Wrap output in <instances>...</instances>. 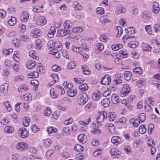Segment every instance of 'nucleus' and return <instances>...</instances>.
<instances>
[{"mask_svg": "<svg viewBox=\"0 0 160 160\" xmlns=\"http://www.w3.org/2000/svg\"><path fill=\"white\" fill-rule=\"evenodd\" d=\"M16 23L15 18L13 17H12L8 21V24L10 26H14Z\"/></svg>", "mask_w": 160, "mask_h": 160, "instance_id": "obj_26", "label": "nucleus"}, {"mask_svg": "<svg viewBox=\"0 0 160 160\" xmlns=\"http://www.w3.org/2000/svg\"><path fill=\"white\" fill-rule=\"evenodd\" d=\"M111 78L110 76L108 75H107L102 78L100 83L102 84L108 85L111 82Z\"/></svg>", "mask_w": 160, "mask_h": 160, "instance_id": "obj_3", "label": "nucleus"}, {"mask_svg": "<svg viewBox=\"0 0 160 160\" xmlns=\"http://www.w3.org/2000/svg\"><path fill=\"white\" fill-rule=\"evenodd\" d=\"M138 43L136 41L131 42L128 43V46L131 48H135L138 46Z\"/></svg>", "mask_w": 160, "mask_h": 160, "instance_id": "obj_35", "label": "nucleus"}, {"mask_svg": "<svg viewBox=\"0 0 160 160\" xmlns=\"http://www.w3.org/2000/svg\"><path fill=\"white\" fill-rule=\"evenodd\" d=\"M96 12L98 14H102L104 12V10L102 8L98 7L96 9Z\"/></svg>", "mask_w": 160, "mask_h": 160, "instance_id": "obj_53", "label": "nucleus"}, {"mask_svg": "<svg viewBox=\"0 0 160 160\" xmlns=\"http://www.w3.org/2000/svg\"><path fill=\"white\" fill-rule=\"evenodd\" d=\"M154 128V126L151 123L149 124L148 128V132L149 134H151L152 133Z\"/></svg>", "mask_w": 160, "mask_h": 160, "instance_id": "obj_51", "label": "nucleus"}, {"mask_svg": "<svg viewBox=\"0 0 160 160\" xmlns=\"http://www.w3.org/2000/svg\"><path fill=\"white\" fill-rule=\"evenodd\" d=\"M75 66V64L72 62L68 63L67 68L68 69H73Z\"/></svg>", "mask_w": 160, "mask_h": 160, "instance_id": "obj_54", "label": "nucleus"}, {"mask_svg": "<svg viewBox=\"0 0 160 160\" xmlns=\"http://www.w3.org/2000/svg\"><path fill=\"white\" fill-rule=\"evenodd\" d=\"M138 118L141 122H143L146 119L145 115L144 113H140L139 115Z\"/></svg>", "mask_w": 160, "mask_h": 160, "instance_id": "obj_46", "label": "nucleus"}, {"mask_svg": "<svg viewBox=\"0 0 160 160\" xmlns=\"http://www.w3.org/2000/svg\"><path fill=\"white\" fill-rule=\"evenodd\" d=\"M87 66L85 65H83L82 67V72L83 74L85 75H89L90 73V71L87 70Z\"/></svg>", "mask_w": 160, "mask_h": 160, "instance_id": "obj_29", "label": "nucleus"}, {"mask_svg": "<svg viewBox=\"0 0 160 160\" xmlns=\"http://www.w3.org/2000/svg\"><path fill=\"white\" fill-rule=\"evenodd\" d=\"M39 75L37 71H34L28 75L29 78H37Z\"/></svg>", "mask_w": 160, "mask_h": 160, "instance_id": "obj_24", "label": "nucleus"}, {"mask_svg": "<svg viewBox=\"0 0 160 160\" xmlns=\"http://www.w3.org/2000/svg\"><path fill=\"white\" fill-rule=\"evenodd\" d=\"M20 40L23 42H27L29 40V38L26 35H22L20 38Z\"/></svg>", "mask_w": 160, "mask_h": 160, "instance_id": "obj_44", "label": "nucleus"}, {"mask_svg": "<svg viewBox=\"0 0 160 160\" xmlns=\"http://www.w3.org/2000/svg\"><path fill=\"white\" fill-rule=\"evenodd\" d=\"M111 142L115 145H117L120 143L121 139L118 136L113 137L111 139Z\"/></svg>", "mask_w": 160, "mask_h": 160, "instance_id": "obj_12", "label": "nucleus"}, {"mask_svg": "<svg viewBox=\"0 0 160 160\" xmlns=\"http://www.w3.org/2000/svg\"><path fill=\"white\" fill-rule=\"evenodd\" d=\"M52 113L51 109L49 107H48L46 108V110L44 111V115L46 116L50 115Z\"/></svg>", "mask_w": 160, "mask_h": 160, "instance_id": "obj_52", "label": "nucleus"}, {"mask_svg": "<svg viewBox=\"0 0 160 160\" xmlns=\"http://www.w3.org/2000/svg\"><path fill=\"white\" fill-rule=\"evenodd\" d=\"M3 104L5 107L7 108V110L9 112L11 111L12 109L11 107L10 102H4Z\"/></svg>", "mask_w": 160, "mask_h": 160, "instance_id": "obj_41", "label": "nucleus"}, {"mask_svg": "<svg viewBox=\"0 0 160 160\" xmlns=\"http://www.w3.org/2000/svg\"><path fill=\"white\" fill-rule=\"evenodd\" d=\"M26 66L29 69H32L35 66L36 64L34 60H28L26 62Z\"/></svg>", "mask_w": 160, "mask_h": 160, "instance_id": "obj_10", "label": "nucleus"}, {"mask_svg": "<svg viewBox=\"0 0 160 160\" xmlns=\"http://www.w3.org/2000/svg\"><path fill=\"white\" fill-rule=\"evenodd\" d=\"M88 99V96L85 92L80 93L78 95L77 100L80 105H82L85 104Z\"/></svg>", "mask_w": 160, "mask_h": 160, "instance_id": "obj_1", "label": "nucleus"}, {"mask_svg": "<svg viewBox=\"0 0 160 160\" xmlns=\"http://www.w3.org/2000/svg\"><path fill=\"white\" fill-rule=\"evenodd\" d=\"M146 131V128L144 125H141L139 128V133L143 134Z\"/></svg>", "mask_w": 160, "mask_h": 160, "instance_id": "obj_38", "label": "nucleus"}, {"mask_svg": "<svg viewBox=\"0 0 160 160\" xmlns=\"http://www.w3.org/2000/svg\"><path fill=\"white\" fill-rule=\"evenodd\" d=\"M133 71L134 72L139 74H141L142 73V69L139 67L134 68Z\"/></svg>", "mask_w": 160, "mask_h": 160, "instance_id": "obj_40", "label": "nucleus"}, {"mask_svg": "<svg viewBox=\"0 0 160 160\" xmlns=\"http://www.w3.org/2000/svg\"><path fill=\"white\" fill-rule=\"evenodd\" d=\"M72 49L73 52H75L76 53H80L82 48L81 47H77L75 46H73L72 47Z\"/></svg>", "mask_w": 160, "mask_h": 160, "instance_id": "obj_47", "label": "nucleus"}, {"mask_svg": "<svg viewBox=\"0 0 160 160\" xmlns=\"http://www.w3.org/2000/svg\"><path fill=\"white\" fill-rule=\"evenodd\" d=\"M52 69L53 71L58 72L61 70V68L57 65H54L52 66Z\"/></svg>", "mask_w": 160, "mask_h": 160, "instance_id": "obj_48", "label": "nucleus"}, {"mask_svg": "<svg viewBox=\"0 0 160 160\" xmlns=\"http://www.w3.org/2000/svg\"><path fill=\"white\" fill-rule=\"evenodd\" d=\"M104 48V45L101 43H97L96 46V49L98 50V52H100Z\"/></svg>", "mask_w": 160, "mask_h": 160, "instance_id": "obj_28", "label": "nucleus"}, {"mask_svg": "<svg viewBox=\"0 0 160 160\" xmlns=\"http://www.w3.org/2000/svg\"><path fill=\"white\" fill-rule=\"evenodd\" d=\"M126 9L124 8L119 6L118 7L117 10L115 11V13L117 14H119L120 13H124L126 11Z\"/></svg>", "mask_w": 160, "mask_h": 160, "instance_id": "obj_22", "label": "nucleus"}, {"mask_svg": "<svg viewBox=\"0 0 160 160\" xmlns=\"http://www.w3.org/2000/svg\"><path fill=\"white\" fill-rule=\"evenodd\" d=\"M102 105L104 107H108L110 103V101L108 98L103 99L101 102Z\"/></svg>", "mask_w": 160, "mask_h": 160, "instance_id": "obj_19", "label": "nucleus"}, {"mask_svg": "<svg viewBox=\"0 0 160 160\" xmlns=\"http://www.w3.org/2000/svg\"><path fill=\"white\" fill-rule=\"evenodd\" d=\"M74 5V8L76 10H80L82 9V7L81 5L78 3L77 2H75L73 3Z\"/></svg>", "mask_w": 160, "mask_h": 160, "instance_id": "obj_43", "label": "nucleus"}, {"mask_svg": "<svg viewBox=\"0 0 160 160\" xmlns=\"http://www.w3.org/2000/svg\"><path fill=\"white\" fill-rule=\"evenodd\" d=\"M54 152L52 149H50L46 153V156L48 158H49L50 155Z\"/></svg>", "mask_w": 160, "mask_h": 160, "instance_id": "obj_58", "label": "nucleus"}, {"mask_svg": "<svg viewBox=\"0 0 160 160\" xmlns=\"http://www.w3.org/2000/svg\"><path fill=\"white\" fill-rule=\"evenodd\" d=\"M83 31V29L80 27H74L72 29V32L74 33H79Z\"/></svg>", "mask_w": 160, "mask_h": 160, "instance_id": "obj_32", "label": "nucleus"}, {"mask_svg": "<svg viewBox=\"0 0 160 160\" xmlns=\"http://www.w3.org/2000/svg\"><path fill=\"white\" fill-rule=\"evenodd\" d=\"M110 153L113 157L118 158L119 156L120 152L117 148H114L110 150Z\"/></svg>", "mask_w": 160, "mask_h": 160, "instance_id": "obj_5", "label": "nucleus"}, {"mask_svg": "<svg viewBox=\"0 0 160 160\" xmlns=\"http://www.w3.org/2000/svg\"><path fill=\"white\" fill-rule=\"evenodd\" d=\"M72 22L68 20L65 21L63 24L64 28L66 30V31L68 32L72 27Z\"/></svg>", "mask_w": 160, "mask_h": 160, "instance_id": "obj_7", "label": "nucleus"}, {"mask_svg": "<svg viewBox=\"0 0 160 160\" xmlns=\"http://www.w3.org/2000/svg\"><path fill=\"white\" fill-rule=\"evenodd\" d=\"M132 73L129 71H126L124 72V77L126 80H130L131 78Z\"/></svg>", "mask_w": 160, "mask_h": 160, "instance_id": "obj_18", "label": "nucleus"}, {"mask_svg": "<svg viewBox=\"0 0 160 160\" xmlns=\"http://www.w3.org/2000/svg\"><path fill=\"white\" fill-rule=\"evenodd\" d=\"M1 91L3 93H6L8 92V85L7 83H4L1 86Z\"/></svg>", "mask_w": 160, "mask_h": 160, "instance_id": "obj_27", "label": "nucleus"}, {"mask_svg": "<svg viewBox=\"0 0 160 160\" xmlns=\"http://www.w3.org/2000/svg\"><path fill=\"white\" fill-rule=\"evenodd\" d=\"M47 46L48 49L51 51H52L54 49V44H53L52 41H49L47 44Z\"/></svg>", "mask_w": 160, "mask_h": 160, "instance_id": "obj_45", "label": "nucleus"}, {"mask_svg": "<svg viewBox=\"0 0 160 160\" xmlns=\"http://www.w3.org/2000/svg\"><path fill=\"white\" fill-rule=\"evenodd\" d=\"M75 151L79 152H82L84 149V148L80 145L77 144L74 147Z\"/></svg>", "mask_w": 160, "mask_h": 160, "instance_id": "obj_31", "label": "nucleus"}, {"mask_svg": "<svg viewBox=\"0 0 160 160\" xmlns=\"http://www.w3.org/2000/svg\"><path fill=\"white\" fill-rule=\"evenodd\" d=\"M92 97L94 101H98L100 98L101 93L99 92L97 93H93L92 94Z\"/></svg>", "mask_w": 160, "mask_h": 160, "instance_id": "obj_14", "label": "nucleus"}, {"mask_svg": "<svg viewBox=\"0 0 160 160\" xmlns=\"http://www.w3.org/2000/svg\"><path fill=\"white\" fill-rule=\"evenodd\" d=\"M100 39L102 41L104 42L108 40L109 39L104 34H102L100 36Z\"/></svg>", "mask_w": 160, "mask_h": 160, "instance_id": "obj_59", "label": "nucleus"}, {"mask_svg": "<svg viewBox=\"0 0 160 160\" xmlns=\"http://www.w3.org/2000/svg\"><path fill=\"white\" fill-rule=\"evenodd\" d=\"M78 88L82 91H85L88 90V87L87 84L84 83L79 85L78 86Z\"/></svg>", "mask_w": 160, "mask_h": 160, "instance_id": "obj_20", "label": "nucleus"}, {"mask_svg": "<svg viewBox=\"0 0 160 160\" xmlns=\"http://www.w3.org/2000/svg\"><path fill=\"white\" fill-rule=\"evenodd\" d=\"M109 119L110 121H113L116 118V115L114 112H111L109 114Z\"/></svg>", "mask_w": 160, "mask_h": 160, "instance_id": "obj_42", "label": "nucleus"}, {"mask_svg": "<svg viewBox=\"0 0 160 160\" xmlns=\"http://www.w3.org/2000/svg\"><path fill=\"white\" fill-rule=\"evenodd\" d=\"M5 64L7 68H9L11 67L12 65L10 63V62L8 60H6L5 62Z\"/></svg>", "mask_w": 160, "mask_h": 160, "instance_id": "obj_64", "label": "nucleus"}, {"mask_svg": "<svg viewBox=\"0 0 160 160\" xmlns=\"http://www.w3.org/2000/svg\"><path fill=\"white\" fill-rule=\"evenodd\" d=\"M154 101L152 98H148L145 101V103L146 104L152 105L154 104Z\"/></svg>", "mask_w": 160, "mask_h": 160, "instance_id": "obj_39", "label": "nucleus"}, {"mask_svg": "<svg viewBox=\"0 0 160 160\" xmlns=\"http://www.w3.org/2000/svg\"><path fill=\"white\" fill-rule=\"evenodd\" d=\"M154 31L155 32L158 33L159 31H160V26L159 24H155L153 27Z\"/></svg>", "mask_w": 160, "mask_h": 160, "instance_id": "obj_55", "label": "nucleus"}, {"mask_svg": "<svg viewBox=\"0 0 160 160\" xmlns=\"http://www.w3.org/2000/svg\"><path fill=\"white\" fill-rule=\"evenodd\" d=\"M116 30L118 32V34L117 35V38H119L121 36L123 30L122 28L120 26H117L116 27Z\"/></svg>", "mask_w": 160, "mask_h": 160, "instance_id": "obj_34", "label": "nucleus"}, {"mask_svg": "<svg viewBox=\"0 0 160 160\" xmlns=\"http://www.w3.org/2000/svg\"><path fill=\"white\" fill-rule=\"evenodd\" d=\"M8 122L9 121L8 119L3 118L1 120L0 123L2 125H6L8 123Z\"/></svg>", "mask_w": 160, "mask_h": 160, "instance_id": "obj_60", "label": "nucleus"}, {"mask_svg": "<svg viewBox=\"0 0 160 160\" xmlns=\"http://www.w3.org/2000/svg\"><path fill=\"white\" fill-rule=\"evenodd\" d=\"M67 92L69 97H72L75 96L77 94V90L76 89L68 90Z\"/></svg>", "mask_w": 160, "mask_h": 160, "instance_id": "obj_15", "label": "nucleus"}, {"mask_svg": "<svg viewBox=\"0 0 160 160\" xmlns=\"http://www.w3.org/2000/svg\"><path fill=\"white\" fill-rule=\"evenodd\" d=\"M130 90V88L129 86L127 84L124 85L122 88L121 92V95L122 96L127 95Z\"/></svg>", "mask_w": 160, "mask_h": 160, "instance_id": "obj_4", "label": "nucleus"}, {"mask_svg": "<svg viewBox=\"0 0 160 160\" xmlns=\"http://www.w3.org/2000/svg\"><path fill=\"white\" fill-rule=\"evenodd\" d=\"M78 140L80 142L84 143L86 142V139L84 137V135L83 134H81L79 135L78 137Z\"/></svg>", "mask_w": 160, "mask_h": 160, "instance_id": "obj_23", "label": "nucleus"}, {"mask_svg": "<svg viewBox=\"0 0 160 160\" xmlns=\"http://www.w3.org/2000/svg\"><path fill=\"white\" fill-rule=\"evenodd\" d=\"M52 78L55 81H58L59 79V78L56 74H52L51 75Z\"/></svg>", "mask_w": 160, "mask_h": 160, "instance_id": "obj_61", "label": "nucleus"}, {"mask_svg": "<svg viewBox=\"0 0 160 160\" xmlns=\"http://www.w3.org/2000/svg\"><path fill=\"white\" fill-rule=\"evenodd\" d=\"M55 32L56 29L54 27H51L50 28V30L48 34V37L50 38L52 37Z\"/></svg>", "mask_w": 160, "mask_h": 160, "instance_id": "obj_21", "label": "nucleus"}, {"mask_svg": "<svg viewBox=\"0 0 160 160\" xmlns=\"http://www.w3.org/2000/svg\"><path fill=\"white\" fill-rule=\"evenodd\" d=\"M3 130L6 132L11 133L13 132L14 128L12 126H7L4 128Z\"/></svg>", "mask_w": 160, "mask_h": 160, "instance_id": "obj_17", "label": "nucleus"}, {"mask_svg": "<svg viewBox=\"0 0 160 160\" xmlns=\"http://www.w3.org/2000/svg\"><path fill=\"white\" fill-rule=\"evenodd\" d=\"M29 18L28 13L26 11H23L22 12L20 17L21 20L22 22H25L28 21Z\"/></svg>", "mask_w": 160, "mask_h": 160, "instance_id": "obj_8", "label": "nucleus"}, {"mask_svg": "<svg viewBox=\"0 0 160 160\" xmlns=\"http://www.w3.org/2000/svg\"><path fill=\"white\" fill-rule=\"evenodd\" d=\"M22 103L21 102H18L16 104L15 106V110L18 112H19L20 111V107L19 105H20Z\"/></svg>", "mask_w": 160, "mask_h": 160, "instance_id": "obj_63", "label": "nucleus"}, {"mask_svg": "<svg viewBox=\"0 0 160 160\" xmlns=\"http://www.w3.org/2000/svg\"><path fill=\"white\" fill-rule=\"evenodd\" d=\"M54 49L57 51H59L61 50L62 47L61 43L59 41H56L54 43Z\"/></svg>", "mask_w": 160, "mask_h": 160, "instance_id": "obj_13", "label": "nucleus"}, {"mask_svg": "<svg viewBox=\"0 0 160 160\" xmlns=\"http://www.w3.org/2000/svg\"><path fill=\"white\" fill-rule=\"evenodd\" d=\"M47 23V20L45 19V18L42 17L41 18V20L37 21V24L39 25L43 26Z\"/></svg>", "mask_w": 160, "mask_h": 160, "instance_id": "obj_25", "label": "nucleus"}, {"mask_svg": "<svg viewBox=\"0 0 160 160\" xmlns=\"http://www.w3.org/2000/svg\"><path fill=\"white\" fill-rule=\"evenodd\" d=\"M44 143L45 146L48 147L51 144V141L49 138H47L44 140Z\"/></svg>", "mask_w": 160, "mask_h": 160, "instance_id": "obj_56", "label": "nucleus"}, {"mask_svg": "<svg viewBox=\"0 0 160 160\" xmlns=\"http://www.w3.org/2000/svg\"><path fill=\"white\" fill-rule=\"evenodd\" d=\"M35 43L36 48L38 49H40L42 45V42L41 40L39 39H37Z\"/></svg>", "mask_w": 160, "mask_h": 160, "instance_id": "obj_36", "label": "nucleus"}, {"mask_svg": "<svg viewBox=\"0 0 160 160\" xmlns=\"http://www.w3.org/2000/svg\"><path fill=\"white\" fill-rule=\"evenodd\" d=\"M152 8V12L154 13H157L160 11L159 4L157 2H153Z\"/></svg>", "mask_w": 160, "mask_h": 160, "instance_id": "obj_11", "label": "nucleus"}, {"mask_svg": "<svg viewBox=\"0 0 160 160\" xmlns=\"http://www.w3.org/2000/svg\"><path fill=\"white\" fill-rule=\"evenodd\" d=\"M147 145L149 146H153L155 145L154 142L152 140H149L148 141Z\"/></svg>", "mask_w": 160, "mask_h": 160, "instance_id": "obj_62", "label": "nucleus"}, {"mask_svg": "<svg viewBox=\"0 0 160 160\" xmlns=\"http://www.w3.org/2000/svg\"><path fill=\"white\" fill-rule=\"evenodd\" d=\"M68 31H66V30L65 29H61L59 30L58 31V32L59 33L60 35L62 37H64L66 35L67 33H68Z\"/></svg>", "mask_w": 160, "mask_h": 160, "instance_id": "obj_37", "label": "nucleus"}, {"mask_svg": "<svg viewBox=\"0 0 160 160\" xmlns=\"http://www.w3.org/2000/svg\"><path fill=\"white\" fill-rule=\"evenodd\" d=\"M91 120V118L90 117H89L88 119L87 120V122H85L83 121H79V123L80 124L82 125H87L89 123Z\"/></svg>", "mask_w": 160, "mask_h": 160, "instance_id": "obj_50", "label": "nucleus"}, {"mask_svg": "<svg viewBox=\"0 0 160 160\" xmlns=\"http://www.w3.org/2000/svg\"><path fill=\"white\" fill-rule=\"evenodd\" d=\"M119 53L121 55L120 56V57H121L124 58L126 57L127 52L126 51L120 50L119 52Z\"/></svg>", "mask_w": 160, "mask_h": 160, "instance_id": "obj_57", "label": "nucleus"}, {"mask_svg": "<svg viewBox=\"0 0 160 160\" xmlns=\"http://www.w3.org/2000/svg\"><path fill=\"white\" fill-rule=\"evenodd\" d=\"M16 148L17 149L21 151L25 150L28 149V145L25 142H21L18 143Z\"/></svg>", "mask_w": 160, "mask_h": 160, "instance_id": "obj_2", "label": "nucleus"}, {"mask_svg": "<svg viewBox=\"0 0 160 160\" xmlns=\"http://www.w3.org/2000/svg\"><path fill=\"white\" fill-rule=\"evenodd\" d=\"M40 30L38 28H36L33 29L31 32V34L34 37L38 38L40 34Z\"/></svg>", "mask_w": 160, "mask_h": 160, "instance_id": "obj_9", "label": "nucleus"}, {"mask_svg": "<svg viewBox=\"0 0 160 160\" xmlns=\"http://www.w3.org/2000/svg\"><path fill=\"white\" fill-rule=\"evenodd\" d=\"M18 133L22 138H25L28 136V132L24 128H20L18 130Z\"/></svg>", "mask_w": 160, "mask_h": 160, "instance_id": "obj_6", "label": "nucleus"}, {"mask_svg": "<svg viewBox=\"0 0 160 160\" xmlns=\"http://www.w3.org/2000/svg\"><path fill=\"white\" fill-rule=\"evenodd\" d=\"M111 100L112 102L114 104H116L119 102L120 100L119 97L116 96V94H112L111 97Z\"/></svg>", "mask_w": 160, "mask_h": 160, "instance_id": "obj_16", "label": "nucleus"}, {"mask_svg": "<svg viewBox=\"0 0 160 160\" xmlns=\"http://www.w3.org/2000/svg\"><path fill=\"white\" fill-rule=\"evenodd\" d=\"M28 88L25 85H22L20 86L18 88V91L19 92H22L23 90L25 91V90H28Z\"/></svg>", "mask_w": 160, "mask_h": 160, "instance_id": "obj_49", "label": "nucleus"}, {"mask_svg": "<svg viewBox=\"0 0 160 160\" xmlns=\"http://www.w3.org/2000/svg\"><path fill=\"white\" fill-rule=\"evenodd\" d=\"M30 118L28 117H26L24 118L23 120V124L25 127H27L29 125V122H30Z\"/></svg>", "mask_w": 160, "mask_h": 160, "instance_id": "obj_33", "label": "nucleus"}, {"mask_svg": "<svg viewBox=\"0 0 160 160\" xmlns=\"http://www.w3.org/2000/svg\"><path fill=\"white\" fill-rule=\"evenodd\" d=\"M111 47L113 50L116 51L118 50L119 49L122 48V45L121 44L113 45Z\"/></svg>", "mask_w": 160, "mask_h": 160, "instance_id": "obj_30", "label": "nucleus"}]
</instances>
